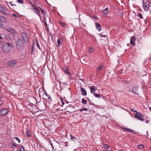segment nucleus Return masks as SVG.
<instances>
[{
    "instance_id": "obj_1",
    "label": "nucleus",
    "mask_w": 151,
    "mask_h": 151,
    "mask_svg": "<svg viewBox=\"0 0 151 151\" xmlns=\"http://www.w3.org/2000/svg\"><path fill=\"white\" fill-rule=\"evenodd\" d=\"M16 49L18 51L20 52L23 49L24 45V42L20 38L17 39L16 41Z\"/></svg>"
},
{
    "instance_id": "obj_2",
    "label": "nucleus",
    "mask_w": 151,
    "mask_h": 151,
    "mask_svg": "<svg viewBox=\"0 0 151 151\" xmlns=\"http://www.w3.org/2000/svg\"><path fill=\"white\" fill-rule=\"evenodd\" d=\"M13 46L9 42H8L4 44L3 46L2 50L5 53H8L12 50Z\"/></svg>"
},
{
    "instance_id": "obj_3",
    "label": "nucleus",
    "mask_w": 151,
    "mask_h": 151,
    "mask_svg": "<svg viewBox=\"0 0 151 151\" xmlns=\"http://www.w3.org/2000/svg\"><path fill=\"white\" fill-rule=\"evenodd\" d=\"M131 110L132 112L136 113V114H135L134 116L135 118L141 121H144V119L143 118H142L144 116L143 114L139 112H138L136 110H135L134 109H131Z\"/></svg>"
},
{
    "instance_id": "obj_4",
    "label": "nucleus",
    "mask_w": 151,
    "mask_h": 151,
    "mask_svg": "<svg viewBox=\"0 0 151 151\" xmlns=\"http://www.w3.org/2000/svg\"><path fill=\"white\" fill-rule=\"evenodd\" d=\"M142 7L145 11L147 12L150 8V4L148 0H142Z\"/></svg>"
},
{
    "instance_id": "obj_5",
    "label": "nucleus",
    "mask_w": 151,
    "mask_h": 151,
    "mask_svg": "<svg viewBox=\"0 0 151 151\" xmlns=\"http://www.w3.org/2000/svg\"><path fill=\"white\" fill-rule=\"evenodd\" d=\"M0 12L1 13L4 15H10V12L5 7L0 5Z\"/></svg>"
},
{
    "instance_id": "obj_6",
    "label": "nucleus",
    "mask_w": 151,
    "mask_h": 151,
    "mask_svg": "<svg viewBox=\"0 0 151 151\" xmlns=\"http://www.w3.org/2000/svg\"><path fill=\"white\" fill-rule=\"evenodd\" d=\"M37 107L40 111H44L45 109V103L42 101L39 102L37 104Z\"/></svg>"
},
{
    "instance_id": "obj_7",
    "label": "nucleus",
    "mask_w": 151,
    "mask_h": 151,
    "mask_svg": "<svg viewBox=\"0 0 151 151\" xmlns=\"http://www.w3.org/2000/svg\"><path fill=\"white\" fill-rule=\"evenodd\" d=\"M21 35L23 42L25 43H27L29 41V39L27 34L24 32H22Z\"/></svg>"
},
{
    "instance_id": "obj_8",
    "label": "nucleus",
    "mask_w": 151,
    "mask_h": 151,
    "mask_svg": "<svg viewBox=\"0 0 151 151\" xmlns=\"http://www.w3.org/2000/svg\"><path fill=\"white\" fill-rule=\"evenodd\" d=\"M9 112V109L6 108H2L0 110V115L1 116H5Z\"/></svg>"
},
{
    "instance_id": "obj_9",
    "label": "nucleus",
    "mask_w": 151,
    "mask_h": 151,
    "mask_svg": "<svg viewBox=\"0 0 151 151\" xmlns=\"http://www.w3.org/2000/svg\"><path fill=\"white\" fill-rule=\"evenodd\" d=\"M16 63L17 62L15 60H12L8 62L7 65L8 66L13 67L14 66Z\"/></svg>"
},
{
    "instance_id": "obj_10",
    "label": "nucleus",
    "mask_w": 151,
    "mask_h": 151,
    "mask_svg": "<svg viewBox=\"0 0 151 151\" xmlns=\"http://www.w3.org/2000/svg\"><path fill=\"white\" fill-rule=\"evenodd\" d=\"M44 98L43 99L46 101H48L49 102L52 101L51 99L50 96L48 95L46 93H44L43 95Z\"/></svg>"
},
{
    "instance_id": "obj_11",
    "label": "nucleus",
    "mask_w": 151,
    "mask_h": 151,
    "mask_svg": "<svg viewBox=\"0 0 151 151\" xmlns=\"http://www.w3.org/2000/svg\"><path fill=\"white\" fill-rule=\"evenodd\" d=\"M121 128L122 129H123V130H126V131L129 132H130L132 133L133 134H137V132L135 131H134V130H133L132 129H129L128 128H126L123 127H121Z\"/></svg>"
},
{
    "instance_id": "obj_12",
    "label": "nucleus",
    "mask_w": 151,
    "mask_h": 151,
    "mask_svg": "<svg viewBox=\"0 0 151 151\" xmlns=\"http://www.w3.org/2000/svg\"><path fill=\"white\" fill-rule=\"evenodd\" d=\"M138 87L137 86H134L132 89V92L134 94L139 95L138 93Z\"/></svg>"
},
{
    "instance_id": "obj_13",
    "label": "nucleus",
    "mask_w": 151,
    "mask_h": 151,
    "mask_svg": "<svg viewBox=\"0 0 151 151\" xmlns=\"http://www.w3.org/2000/svg\"><path fill=\"white\" fill-rule=\"evenodd\" d=\"M33 7L35 8L34 9V12L38 15L39 16L40 19H41V15L40 14V10L36 7L33 6Z\"/></svg>"
},
{
    "instance_id": "obj_14",
    "label": "nucleus",
    "mask_w": 151,
    "mask_h": 151,
    "mask_svg": "<svg viewBox=\"0 0 151 151\" xmlns=\"http://www.w3.org/2000/svg\"><path fill=\"white\" fill-rule=\"evenodd\" d=\"M80 89L82 95L83 96H86L87 93L86 90L84 88L82 87H80Z\"/></svg>"
},
{
    "instance_id": "obj_15",
    "label": "nucleus",
    "mask_w": 151,
    "mask_h": 151,
    "mask_svg": "<svg viewBox=\"0 0 151 151\" xmlns=\"http://www.w3.org/2000/svg\"><path fill=\"white\" fill-rule=\"evenodd\" d=\"M7 28L8 29H7V31L8 32H9L13 34L16 33V30L13 28H11L9 27V28Z\"/></svg>"
},
{
    "instance_id": "obj_16",
    "label": "nucleus",
    "mask_w": 151,
    "mask_h": 151,
    "mask_svg": "<svg viewBox=\"0 0 151 151\" xmlns=\"http://www.w3.org/2000/svg\"><path fill=\"white\" fill-rule=\"evenodd\" d=\"M91 91V93L94 94H95L96 91V89H95V87L94 86H90L89 87Z\"/></svg>"
},
{
    "instance_id": "obj_17",
    "label": "nucleus",
    "mask_w": 151,
    "mask_h": 151,
    "mask_svg": "<svg viewBox=\"0 0 151 151\" xmlns=\"http://www.w3.org/2000/svg\"><path fill=\"white\" fill-rule=\"evenodd\" d=\"M8 146L10 147L13 148L14 149H15L17 147V145L14 144L12 142H10L8 144Z\"/></svg>"
},
{
    "instance_id": "obj_18",
    "label": "nucleus",
    "mask_w": 151,
    "mask_h": 151,
    "mask_svg": "<svg viewBox=\"0 0 151 151\" xmlns=\"http://www.w3.org/2000/svg\"><path fill=\"white\" fill-rule=\"evenodd\" d=\"M103 65H99L96 68V70L97 72L101 71L103 68Z\"/></svg>"
},
{
    "instance_id": "obj_19",
    "label": "nucleus",
    "mask_w": 151,
    "mask_h": 151,
    "mask_svg": "<svg viewBox=\"0 0 151 151\" xmlns=\"http://www.w3.org/2000/svg\"><path fill=\"white\" fill-rule=\"evenodd\" d=\"M136 38L134 37H132L130 39V43L133 45H135L134 42H135Z\"/></svg>"
},
{
    "instance_id": "obj_20",
    "label": "nucleus",
    "mask_w": 151,
    "mask_h": 151,
    "mask_svg": "<svg viewBox=\"0 0 151 151\" xmlns=\"http://www.w3.org/2000/svg\"><path fill=\"white\" fill-rule=\"evenodd\" d=\"M92 105L95 106V108L99 109H104V108L103 106H98L97 105H95L94 103L92 104Z\"/></svg>"
},
{
    "instance_id": "obj_21",
    "label": "nucleus",
    "mask_w": 151,
    "mask_h": 151,
    "mask_svg": "<svg viewBox=\"0 0 151 151\" xmlns=\"http://www.w3.org/2000/svg\"><path fill=\"white\" fill-rule=\"evenodd\" d=\"M96 28L98 29L99 31H100L101 29V26L97 22L96 24Z\"/></svg>"
},
{
    "instance_id": "obj_22",
    "label": "nucleus",
    "mask_w": 151,
    "mask_h": 151,
    "mask_svg": "<svg viewBox=\"0 0 151 151\" xmlns=\"http://www.w3.org/2000/svg\"><path fill=\"white\" fill-rule=\"evenodd\" d=\"M64 71L65 73V74H67L69 75V78H71V75L70 73L69 72V71L68 69L67 68H66L65 70H64Z\"/></svg>"
},
{
    "instance_id": "obj_23",
    "label": "nucleus",
    "mask_w": 151,
    "mask_h": 151,
    "mask_svg": "<svg viewBox=\"0 0 151 151\" xmlns=\"http://www.w3.org/2000/svg\"><path fill=\"white\" fill-rule=\"evenodd\" d=\"M104 147L105 150H110V148L107 144H105Z\"/></svg>"
},
{
    "instance_id": "obj_24",
    "label": "nucleus",
    "mask_w": 151,
    "mask_h": 151,
    "mask_svg": "<svg viewBox=\"0 0 151 151\" xmlns=\"http://www.w3.org/2000/svg\"><path fill=\"white\" fill-rule=\"evenodd\" d=\"M38 7L40 9V10H41L42 13V14L45 17L46 16V12L44 11V10L41 8L39 7Z\"/></svg>"
},
{
    "instance_id": "obj_25",
    "label": "nucleus",
    "mask_w": 151,
    "mask_h": 151,
    "mask_svg": "<svg viewBox=\"0 0 151 151\" xmlns=\"http://www.w3.org/2000/svg\"><path fill=\"white\" fill-rule=\"evenodd\" d=\"M108 9V7H107L106 8H105L104 10L103 11V13L104 15H107L108 13V12H105L107 11Z\"/></svg>"
},
{
    "instance_id": "obj_26",
    "label": "nucleus",
    "mask_w": 151,
    "mask_h": 151,
    "mask_svg": "<svg viewBox=\"0 0 151 151\" xmlns=\"http://www.w3.org/2000/svg\"><path fill=\"white\" fill-rule=\"evenodd\" d=\"M59 23L63 27L65 28L66 27V24L65 23H63L61 22H59Z\"/></svg>"
},
{
    "instance_id": "obj_27",
    "label": "nucleus",
    "mask_w": 151,
    "mask_h": 151,
    "mask_svg": "<svg viewBox=\"0 0 151 151\" xmlns=\"http://www.w3.org/2000/svg\"><path fill=\"white\" fill-rule=\"evenodd\" d=\"M35 41L36 42V46H37V47L39 48V49L40 50H41V49L40 46V45H39V43H38V41L37 40V39H36L35 40Z\"/></svg>"
},
{
    "instance_id": "obj_28",
    "label": "nucleus",
    "mask_w": 151,
    "mask_h": 151,
    "mask_svg": "<svg viewBox=\"0 0 151 151\" xmlns=\"http://www.w3.org/2000/svg\"><path fill=\"white\" fill-rule=\"evenodd\" d=\"M44 24H45V28L48 27V26L47 23V21L46 19H44Z\"/></svg>"
},
{
    "instance_id": "obj_29",
    "label": "nucleus",
    "mask_w": 151,
    "mask_h": 151,
    "mask_svg": "<svg viewBox=\"0 0 151 151\" xmlns=\"http://www.w3.org/2000/svg\"><path fill=\"white\" fill-rule=\"evenodd\" d=\"M1 21L4 22H7V20L6 18L4 16L1 17Z\"/></svg>"
},
{
    "instance_id": "obj_30",
    "label": "nucleus",
    "mask_w": 151,
    "mask_h": 151,
    "mask_svg": "<svg viewBox=\"0 0 151 151\" xmlns=\"http://www.w3.org/2000/svg\"><path fill=\"white\" fill-rule=\"evenodd\" d=\"M79 110L81 112L84 111H86L88 110V109L85 107H83L81 108V109H79Z\"/></svg>"
},
{
    "instance_id": "obj_31",
    "label": "nucleus",
    "mask_w": 151,
    "mask_h": 151,
    "mask_svg": "<svg viewBox=\"0 0 151 151\" xmlns=\"http://www.w3.org/2000/svg\"><path fill=\"white\" fill-rule=\"evenodd\" d=\"M82 103L83 104H86L87 103V100L84 99L83 98L81 100Z\"/></svg>"
},
{
    "instance_id": "obj_32",
    "label": "nucleus",
    "mask_w": 151,
    "mask_h": 151,
    "mask_svg": "<svg viewBox=\"0 0 151 151\" xmlns=\"http://www.w3.org/2000/svg\"><path fill=\"white\" fill-rule=\"evenodd\" d=\"M30 132L27 130L25 132V135L29 137L30 136Z\"/></svg>"
},
{
    "instance_id": "obj_33",
    "label": "nucleus",
    "mask_w": 151,
    "mask_h": 151,
    "mask_svg": "<svg viewBox=\"0 0 151 151\" xmlns=\"http://www.w3.org/2000/svg\"><path fill=\"white\" fill-rule=\"evenodd\" d=\"M93 95L95 96V97L98 98H100L101 97V96L100 95L95 93V94H93Z\"/></svg>"
},
{
    "instance_id": "obj_34",
    "label": "nucleus",
    "mask_w": 151,
    "mask_h": 151,
    "mask_svg": "<svg viewBox=\"0 0 151 151\" xmlns=\"http://www.w3.org/2000/svg\"><path fill=\"white\" fill-rule=\"evenodd\" d=\"M70 137L71 139H72V141H75V139H76V138L75 137H73L72 135L71 134H70Z\"/></svg>"
},
{
    "instance_id": "obj_35",
    "label": "nucleus",
    "mask_w": 151,
    "mask_h": 151,
    "mask_svg": "<svg viewBox=\"0 0 151 151\" xmlns=\"http://www.w3.org/2000/svg\"><path fill=\"white\" fill-rule=\"evenodd\" d=\"M18 3L23 4L24 1L23 0H17L16 1Z\"/></svg>"
},
{
    "instance_id": "obj_36",
    "label": "nucleus",
    "mask_w": 151,
    "mask_h": 151,
    "mask_svg": "<svg viewBox=\"0 0 151 151\" xmlns=\"http://www.w3.org/2000/svg\"><path fill=\"white\" fill-rule=\"evenodd\" d=\"M57 43L58 46H60V44H61V42H60V40L59 39H58V40Z\"/></svg>"
},
{
    "instance_id": "obj_37",
    "label": "nucleus",
    "mask_w": 151,
    "mask_h": 151,
    "mask_svg": "<svg viewBox=\"0 0 151 151\" xmlns=\"http://www.w3.org/2000/svg\"><path fill=\"white\" fill-rule=\"evenodd\" d=\"M19 150L20 151H25L23 147H19Z\"/></svg>"
},
{
    "instance_id": "obj_38",
    "label": "nucleus",
    "mask_w": 151,
    "mask_h": 151,
    "mask_svg": "<svg viewBox=\"0 0 151 151\" xmlns=\"http://www.w3.org/2000/svg\"><path fill=\"white\" fill-rule=\"evenodd\" d=\"M14 138L16 139V140H17L18 141L19 143H20L21 141L17 137H14Z\"/></svg>"
},
{
    "instance_id": "obj_39",
    "label": "nucleus",
    "mask_w": 151,
    "mask_h": 151,
    "mask_svg": "<svg viewBox=\"0 0 151 151\" xmlns=\"http://www.w3.org/2000/svg\"><path fill=\"white\" fill-rule=\"evenodd\" d=\"M138 16L141 19H143V17L141 13L138 14Z\"/></svg>"
},
{
    "instance_id": "obj_40",
    "label": "nucleus",
    "mask_w": 151,
    "mask_h": 151,
    "mask_svg": "<svg viewBox=\"0 0 151 151\" xmlns=\"http://www.w3.org/2000/svg\"><path fill=\"white\" fill-rule=\"evenodd\" d=\"M4 104V101L2 99H0V106Z\"/></svg>"
},
{
    "instance_id": "obj_41",
    "label": "nucleus",
    "mask_w": 151,
    "mask_h": 151,
    "mask_svg": "<svg viewBox=\"0 0 151 151\" xmlns=\"http://www.w3.org/2000/svg\"><path fill=\"white\" fill-rule=\"evenodd\" d=\"M138 147L140 149H142L144 147V145L140 144V145L138 146Z\"/></svg>"
},
{
    "instance_id": "obj_42",
    "label": "nucleus",
    "mask_w": 151,
    "mask_h": 151,
    "mask_svg": "<svg viewBox=\"0 0 151 151\" xmlns=\"http://www.w3.org/2000/svg\"><path fill=\"white\" fill-rule=\"evenodd\" d=\"M93 51V49L92 48H90L89 49V52H90L92 53Z\"/></svg>"
},
{
    "instance_id": "obj_43",
    "label": "nucleus",
    "mask_w": 151,
    "mask_h": 151,
    "mask_svg": "<svg viewBox=\"0 0 151 151\" xmlns=\"http://www.w3.org/2000/svg\"><path fill=\"white\" fill-rule=\"evenodd\" d=\"M86 99H87L88 100V101H89V104H91L92 105V104L93 103H92L91 102V100H90L89 98H86Z\"/></svg>"
},
{
    "instance_id": "obj_44",
    "label": "nucleus",
    "mask_w": 151,
    "mask_h": 151,
    "mask_svg": "<svg viewBox=\"0 0 151 151\" xmlns=\"http://www.w3.org/2000/svg\"><path fill=\"white\" fill-rule=\"evenodd\" d=\"M60 100H61V101L62 103V105L61 106H63V105L65 103H64L63 99H62V98L61 97L60 98Z\"/></svg>"
},
{
    "instance_id": "obj_45",
    "label": "nucleus",
    "mask_w": 151,
    "mask_h": 151,
    "mask_svg": "<svg viewBox=\"0 0 151 151\" xmlns=\"http://www.w3.org/2000/svg\"><path fill=\"white\" fill-rule=\"evenodd\" d=\"M46 32H47V34L48 35V32H50L49 29V27L46 28Z\"/></svg>"
},
{
    "instance_id": "obj_46",
    "label": "nucleus",
    "mask_w": 151,
    "mask_h": 151,
    "mask_svg": "<svg viewBox=\"0 0 151 151\" xmlns=\"http://www.w3.org/2000/svg\"><path fill=\"white\" fill-rule=\"evenodd\" d=\"M10 4L11 6H16V5L15 4H13L12 2L11 1L9 3Z\"/></svg>"
},
{
    "instance_id": "obj_47",
    "label": "nucleus",
    "mask_w": 151,
    "mask_h": 151,
    "mask_svg": "<svg viewBox=\"0 0 151 151\" xmlns=\"http://www.w3.org/2000/svg\"><path fill=\"white\" fill-rule=\"evenodd\" d=\"M12 15L14 16L15 17L17 18L18 17V15L17 14H12Z\"/></svg>"
},
{
    "instance_id": "obj_48",
    "label": "nucleus",
    "mask_w": 151,
    "mask_h": 151,
    "mask_svg": "<svg viewBox=\"0 0 151 151\" xmlns=\"http://www.w3.org/2000/svg\"><path fill=\"white\" fill-rule=\"evenodd\" d=\"M68 107H73V105L72 104H70L68 106H67L66 108H68Z\"/></svg>"
},
{
    "instance_id": "obj_49",
    "label": "nucleus",
    "mask_w": 151,
    "mask_h": 151,
    "mask_svg": "<svg viewBox=\"0 0 151 151\" xmlns=\"http://www.w3.org/2000/svg\"><path fill=\"white\" fill-rule=\"evenodd\" d=\"M9 27H4V29L5 30H7V29H8L7 28H9Z\"/></svg>"
},
{
    "instance_id": "obj_50",
    "label": "nucleus",
    "mask_w": 151,
    "mask_h": 151,
    "mask_svg": "<svg viewBox=\"0 0 151 151\" xmlns=\"http://www.w3.org/2000/svg\"><path fill=\"white\" fill-rule=\"evenodd\" d=\"M3 26V24L2 22L0 23V27H2Z\"/></svg>"
},
{
    "instance_id": "obj_51",
    "label": "nucleus",
    "mask_w": 151,
    "mask_h": 151,
    "mask_svg": "<svg viewBox=\"0 0 151 151\" xmlns=\"http://www.w3.org/2000/svg\"><path fill=\"white\" fill-rule=\"evenodd\" d=\"M48 34L49 35L51 36H52V33L50 32H48Z\"/></svg>"
},
{
    "instance_id": "obj_52",
    "label": "nucleus",
    "mask_w": 151,
    "mask_h": 151,
    "mask_svg": "<svg viewBox=\"0 0 151 151\" xmlns=\"http://www.w3.org/2000/svg\"><path fill=\"white\" fill-rule=\"evenodd\" d=\"M50 145L52 149H54V147L52 144V143H51Z\"/></svg>"
},
{
    "instance_id": "obj_53",
    "label": "nucleus",
    "mask_w": 151,
    "mask_h": 151,
    "mask_svg": "<svg viewBox=\"0 0 151 151\" xmlns=\"http://www.w3.org/2000/svg\"><path fill=\"white\" fill-rule=\"evenodd\" d=\"M99 35H101L104 37H106V35H102L101 34H99Z\"/></svg>"
},
{
    "instance_id": "obj_54",
    "label": "nucleus",
    "mask_w": 151,
    "mask_h": 151,
    "mask_svg": "<svg viewBox=\"0 0 151 151\" xmlns=\"http://www.w3.org/2000/svg\"><path fill=\"white\" fill-rule=\"evenodd\" d=\"M31 50H32V52H33V51H34V50H33L34 47H33V45L31 47Z\"/></svg>"
},
{
    "instance_id": "obj_55",
    "label": "nucleus",
    "mask_w": 151,
    "mask_h": 151,
    "mask_svg": "<svg viewBox=\"0 0 151 151\" xmlns=\"http://www.w3.org/2000/svg\"><path fill=\"white\" fill-rule=\"evenodd\" d=\"M31 106H32L31 105L29 104V105H27V107L28 108V107H29V106H30L31 107V108H32V107Z\"/></svg>"
},
{
    "instance_id": "obj_56",
    "label": "nucleus",
    "mask_w": 151,
    "mask_h": 151,
    "mask_svg": "<svg viewBox=\"0 0 151 151\" xmlns=\"http://www.w3.org/2000/svg\"><path fill=\"white\" fill-rule=\"evenodd\" d=\"M2 96L1 93H0V99H2Z\"/></svg>"
},
{
    "instance_id": "obj_57",
    "label": "nucleus",
    "mask_w": 151,
    "mask_h": 151,
    "mask_svg": "<svg viewBox=\"0 0 151 151\" xmlns=\"http://www.w3.org/2000/svg\"><path fill=\"white\" fill-rule=\"evenodd\" d=\"M79 79L82 81H83V79H82L81 78H79Z\"/></svg>"
},
{
    "instance_id": "obj_58",
    "label": "nucleus",
    "mask_w": 151,
    "mask_h": 151,
    "mask_svg": "<svg viewBox=\"0 0 151 151\" xmlns=\"http://www.w3.org/2000/svg\"><path fill=\"white\" fill-rule=\"evenodd\" d=\"M48 19H49V21L50 22V23H51V20H50V18H48Z\"/></svg>"
},
{
    "instance_id": "obj_59",
    "label": "nucleus",
    "mask_w": 151,
    "mask_h": 151,
    "mask_svg": "<svg viewBox=\"0 0 151 151\" xmlns=\"http://www.w3.org/2000/svg\"><path fill=\"white\" fill-rule=\"evenodd\" d=\"M149 122V121H148V120H147L146 121V122L148 124V122Z\"/></svg>"
},
{
    "instance_id": "obj_60",
    "label": "nucleus",
    "mask_w": 151,
    "mask_h": 151,
    "mask_svg": "<svg viewBox=\"0 0 151 151\" xmlns=\"http://www.w3.org/2000/svg\"><path fill=\"white\" fill-rule=\"evenodd\" d=\"M123 70H124V69H122V73L123 74V73H123Z\"/></svg>"
},
{
    "instance_id": "obj_61",
    "label": "nucleus",
    "mask_w": 151,
    "mask_h": 151,
    "mask_svg": "<svg viewBox=\"0 0 151 151\" xmlns=\"http://www.w3.org/2000/svg\"><path fill=\"white\" fill-rule=\"evenodd\" d=\"M2 16H0V20H1V17H2Z\"/></svg>"
},
{
    "instance_id": "obj_62",
    "label": "nucleus",
    "mask_w": 151,
    "mask_h": 151,
    "mask_svg": "<svg viewBox=\"0 0 151 151\" xmlns=\"http://www.w3.org/2000/svg\"><path fill=\"white\" fill-rule=\"evenodd\" d=\"M0 39H2L3 38L2 37V36H0Z\"/></svg>"
},
{
    "instance_id": "obj_63",
    "label": "nucleus",
    "mask_w": 151,
    "mask_h": 151,
    "mask_svg": "<svg viewBox=\"0 0 151 151\" xmlns=\"http://www.w3.org/2000/svg\"><path fill=\"white\" fill-rule=\"evenodd\" d=\"M29 111H32V109H29Z\"/></svg>"
},
{
    "instance_id": "obj_64",
    "label": "nucleus",
    "mask_w": 151,
    "mask_h": 151,
    "mask_svg": "<svg viewBox=\"0 0 151 151\" xmlns=\"http://www.w3.org/2000/svg\"><path fill=\"white\" fill-rule=\"evenodd\" d=\"M149 109H150V110L151 111V107H150L149 108Z\"/></svg>"
}]
</instances>
